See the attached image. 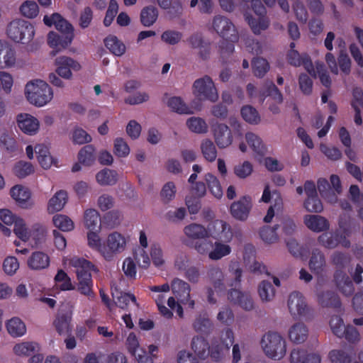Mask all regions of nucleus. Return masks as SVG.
Segmentation results:
<instances>
[{
	"label": "nucleus",
	"instance_id": "nucleus-32",
	"mask_svg": "<svg viewBox=\"0 0 363 363\" xmlns=\"http://www.w3.org/2000/svg\"><path fill=\"white\" fill-rule=\"evenodd\" d=\"M308 337V329L302 323L292 325L289 330V337L291 342L299 344L304 342Z\"/></svg>",
	"mask_w": 363,
	"mask_h": 363
},
{
	"label": "nucleus",
	"instance_id": "nucleus-11",
	"mask_svg": "<svg viewBox=\"0 0 363 363\" xmlns=\"http://www.w3.org/2000/svg\"><path fill=\"white\" fill-rule=\"evenodd\" d=\"M207 238H212L216 240L223 242H230L233 237L230 225L224 220H215L210 222L206 228Z\"/></svg>",
	"mask_w": 363,
	"mask_h": 363
},
{
	"label": "nucleus",
	"instance_id": "nucleus-62",
	"mask_svg": "<svg viewBox=\"0 0 363 363\" xmlns=\"http://www.w3.org/2000/svg\"><path fill=\"white\" fill-rule=\"evenodd\" d=\"M332 263L337 267L336 270H344L350 262V256L341 252H335L331 256Z\"/></svg>",
	"mask_w": 363,
	"mask_h": 363
},
{
	"label": "nucleus",
	"instance_id": "nucleus-42",
	"mask_svg": "<svg viewBox=\"0 0 363 363\" xmlns=\"http://www.w3.org/2000/svg\"><path fill=\"white\" fill-rule=\"evenodd\" d=\"M216 240L214 243V248L208 253V257L212 260H218L230 254L231 247L227 244Z\"/></svg>",
	"mask_w": 363,
	"mask_h": 363
},
{
	"label": "nucleus",
	"instance_id": "nucleus-5",
	"mask_svg": "<svg viewBox=\"0 0 363 363\" xmlns=\"http://www.w3.org/2000/svg\"><path fill=\"white\" fill-rule=\"evenodd\" d=\"M165 296H158L156 303L160 313L166 318H170L172 316V311H176L180 317L183 315V309L191 308L194 306V301L191 299V296H182L183 298L175 300L174 296H169L166 300Z\"/></svg>",
	"mask_w": 363,
	"mask_h": 363
},
{
	"label": "nucleus",
	"instance_id": "nucleus-60",
	"mask_svg": "<svg viewBox=\"0 0 363 363\" xmlns=\"http://www.w3.org/2000/svg\"><path fill=\"white\" fill-rule=\"evenodd\" d=\"M20 11L23 16L33 18L36 17L39 13L38 5L33 1H26L20 7Z\"/></svg>",
	"mask_w": 363,
	"mask_h": 363
},
{
	"label": "nucleus",
	"instance_id": "nucleus-21",
	"mask_svg": "<svg viewBox=\"0 0 363 363\" xmlns=\"http://www.w3.org/2000/svg\"><path fill=\"white\" fill-rule=\"evenodd\" d=\"M17 124L26 134L34 135L39 128V122L36 118L28 113H20L17 116Z\"/></svg>",
	"mask_w": 363,
	"mask_h": 363
},
{
	"label": "nucleus",
	"instance_id": "nucleus-58",
	"mask_svg": "<svg viewBox=\"0 0 363 363\" xmlns=\"http://www.w3.org/2000/svg\"><path fill=\"white\" fill-rule=\"evenodd\" d=\"M34 172L33 165L28 162L19 161L13 167V172L18 178H25Z\"/></svg>",
	"mask_w": 363,
	"mask_h": 363
},
{
	"label": "nucleus",
	"instance_id": "nucleus-17",
	"mask_svg": "<svg viewBox=\"0 0 363 363\" xmlns=\"http://www.w3.org/2000/svg\"><path fill=\"white\" fill-rule=\"evenodd\" d=\"M72 309L70 305L62 306L55 320V326L60 334L67 333L71 330Z\"/></svg>",
	"mask_w": 363,
	"mask_h": 363
},
{
	"label": "nucleus",
	"instance_id": "nucleus-33",
	"mask_svg": "<svg viewBox=\"0 0 363 363\" xmlns=\"http://www.w3.org/2000/svg\"><path fill=\"white\" fill-rule=\"evenodd\" d=\"M68 199L67 193L64 190L57 191L50 199L48 211L51 213L60 211L63 208Z\"/></svg>",
	"mask_w": 363,
	"mask_h": 363
},
{
	"label": "nucleus",
	"instance_id": "nucleus-20",
	"mask_svg": "<svg viewBox=\"0 0 363 363\" xmlns=\"http://www.w3.org/2000/svg\"><path fill=\"white\" fill-rule=\"evenodd\" d=\"M334 281L342 295H360L359 293L354 294V287L352 280L344 271L335 270Z\"/></svg>",
	"mask_w": 363,
	"mask_h": 363
},
{
	"label": "nucleus",
	"instance_id": "nucleus-45",
	"mask_svg": "<svg viewBox=\"0 0 363 363\" xmlns=\"http://www.w3.org/2000/svg\"><path fill=\"white\" fill-rule=\"evenodd\" d=\"M221 338L223 343L220 347V352H216L213 349L211 352V356L215 360H218L224 351H228L230 345L233 344L234 340L233 332L230 329L225 330L223 333Z\"/></svg>",
	"mask_w": 363,
	"mask_h": 363
},
{
	"label": "nucleus",
	"instance_id": "nucleus-64",
	"mask_svg": "<svg viewBox=\"0 0 363 363\" xmlns=\"http://www.w3.org/2000/svg\"><path fill=\"white\" fill-rule=\"evenodd\" d=\"M304 207L308 212L320 213L323 206L318 195L308 197L304 201Z\"/></svg>",
	"mask_w": 363,
	"mask_h": 363
},
{
	"label": "nucleus",
	"instance_id": "nucleus-15",
	"mask_svg": "<svg viewBox=\"0 0 363 363\" xmlns=\"http://www.w3.org/2000/svg\"><path fill=\"white\" fill-rule=\"evenodd\" d=\"M252 208V199L250 196H243L230 206V213L237 220L244 221L248 218Z\"/></svg>",
	"mask_w": 363,
	"mask_h": 363
},
{
	"label": "nucleus",
	"instance_id": "nucleus-34",
	"mask_svg": "<svg viewBox=\"0 0 363 363\" xmlns=\"http://www.w3.org/2000/svg\"><path fill=\"white\" fill-rule=\"evenodd\" d=\"M245 139L249 146L257 155L264 156L267 153V147L259 136L253 133H247Z\"/></svg>",
	"mask_w": 363,
	"mask_h": 363
},
{
	"label": "nucleus",
	"instance_id": "nucleus-48",
	"mask_svg": "<svg viewBox=\"0 0 363 363\" xmlns=\"http://www.w3.org/2000/svg\"><path fill=\"white\" fill-rule=\"evenodd\" d=\"M167 104L174 112L179 114H190L191 111L188 106L179 96H173L168 99Z\"/></svg>",
	"mask_w": 363,
	"mask_h": 363
},
{
	"label": "nucleus",
	"instance_id": "nucleus-22",
	"mask_svg": "<svg viewBox=\"0 0 363 363\" xmlns=\"http://www.w3.org/2000/svg\"><path fill=\"white\" fill-rule=\"evenodd\" d=\"M103 302L110 310H113L116 306L125 309L128 306H138L135 296H102Z\"/></svg>",
	"mask_w": 363,
	"mask_h": 363
},
{
	"label": "nucleus",
	"instance_id": "nucleus-52",
	"mask_svg": "<svg viewBox=\"0 0 363 363\" xmlns=\"http://www.w3.org/2000/svg\"><path fill=\"white\" fill-rule=\"evenodd\" d=\"M205 180L211 193L217 199L223 196V190L218 179L211 173L205 175Z\"/></svg>",
	"mask_w": 363,
	"mask_h": 363
},
{
	"label": "nucleus",
	"instance_id": "nucleus-14",
	"mask_svg": "<svg viewBox=\"0 0 363 363\" xmlns=\"http://www.w3.org/2000/svg\"><path fill=\"white\" fill-rule=\"evenodd\" d=\"M56 72L62 78L69 79L72 77V69L78 71L81 69L80 64L67 56H60L55 59Z\"/></svg>",
	"mask_w": 363,
	"mask_h": 363
},
{
	"label": "nucleus",
	"instance_id": "nucleus-28",
	"mask_svg": "<svg viewBox=\"0 0 363 363\" xmlns=\"http://www.w3.org/2000/svg\"><path fill=\"white\" fill-rule=\"evenodd\" d=\"M288 305L289 311L294 316H304L307 313L308 308L303 296H290Z\"/></svg>",
	"mask_w": 363,
	"mask_h": 363
},
{
	"label": "nucleus",
	"instance_id": "nucleus-61",
	"mask_svg": "<svg viewBox=\"0 0 363 363\" xmlns=\"http://www.w3.org/2000/svg\"><path fill=\"white\" fill-rule=\"evenodd\" d=\"M171 289L173 295H190V286L186 281L178 278L172 281Z\"/></svg>",
	"mask_w": 363,
	"mask_h": 363
},
{
	"label": "nucleus",
	"instance_id": "nucleus-57",
	"mask_svg": "<svg viewBox=\"0 0 363 363\" xmlns=\"http://www.w3.org/2000/svg\"><path fill=\"white\" fill-rule=\"evenodd\" d=\"M56 286L62 291L72 289V284L67 274L62 269H59L55 277Z\"/></svg>",
	"mask_w": 363,
	"mask_h": 363
},
{
	"label": "nucleus",
	"instance_id": "nucleus-7",
	"mask_svg": "<svg viewBox=\"0 0 363 363\" xmlns=\"http://www.w3.org/2000/svg\"><path fill=\"white\" fill-rule=\"evenodd\" d=\"M251 6L258 17L256 18L251 15L245 13V20L247 21L252 32L255 35H259L262 30L268 28L269 21L266 16V9L260 0H251Z\"/></svg>",
	"mask_w": 363,
	"mask_h": 363
},
{
	"label": "nucleus",
	"instance_id": "nucleus-38",
	"mask_svg": "<svg viewBox=\"0 0 363 363\" xmlns=\"http://www.w3.org/2000/svg\"><path fill=\"white\" fill-rule=\"evenodd\" d=\"M191 349L200 359H205L210 354L208 343L201 337L193 338Z\"/></svg>",
	"mask_w": 363,
	"mask_h": 363
},
{
	"label": "nucleus",
	"instance_id": "nucleus-40",
	"mask_svg": "<svg viewBox=\"0 0 363 363\" xmlns=\"http://www.w3.org/2000/svg\"><path fill=\"white\" fill-rule=\"evenodd\" d=\"M325 265V259L323 253L318 249H315L309 261V267L312 272L319 274Z\"/></svg>",
	"mask_w": 363,
	"mask_h": 363
},
{
	"label": "nucleus",
	"instance_id": "nucleus-26",
	"mask_svg": "<svg viewBox=\"0 0 363 363\" xmlns=\"http://www.w3.org/2000/svg\"><path fill=\"white\" fill-rule=\"evenodd\" d=\"M8 333L13 337H21L26 335L27 329L24 322L18 317H13L6 323Z\"/></svg>",
	"mask_w": 363,
	"mask_h": 363
},
{
	"label": "nucleus",
	"instance_id": "nucleus-29",
	"mask_svg": "<svg viewBox=\"0 0 363 363\" xmlns=\"http://www.w3.org/2000/svg\"><path fill=\"white\" fill-rule=\"evenodd\" d=\"M231 270L233 271L235 277L230 282H227V285L230 287L227 295H244L240 290L242 270L239 267L238 264L233 265Z\"/></svg>",
	"mask_w": 363,
	"mask_h": 363
},
{
	"label": "nucleus",
	"instance_id": "nucleus-23",
	"mask_svg": "<svg viewBox=\"0 0 363 363\" xmlns=\"http://www.w3.org/2000/svg\"><path fill=\"white\" fill-rule=\"evenodd\" d=\"M304 223L312 231L320 233L328 230L330 227L328 220L319 215H306Z\"/></svg>",
	"mask_w": 363,
	"mask_h": 363
},
{
	"label": "nucleus",
	"instance_id": "nucleus-4",
	"mask_svg": "<svg viewBox=\"0 0 363 363\" xmlns=\"http://www.w3.org/2000/svg\"><path fill=\"white\" fill-rule=\"evenodd\" d=\"M266 356L274 359H281L286 354V342L277 333L269 332L263 335L260 342Z\"/></svg>",
	"mask_w": 363,
	"mask_h": 363
},
{
	"label": "nucleus",
	"instance_id": "nucleus-6",
	"mask_svg": "<svg viewBox=\"0 0 363 363\" xmlns=\"http://www.w3.org/2000/svg\"><path fill=\"white\" fill-rule=\"evenodd\" d=\"M8 37L16 43L27 44L35 35L34 26L27 21L16 19L12 21L7 27Z\"/></svg>",
	"mask_w": 363,
	"mask_h": 363
},
{
	"label": "nucleus",
	"instance_id": "nucleus-25",
	"mask_svg": "<svg viewBox=\"0 0 363 363\" xmlns=\"http://www.w3.org/2000/svg\"><path fill=\"white\" fill-rule=\"evenodd\" d=\"M50 264L49 256L43 252L35 251L32 253L28 259V266L34 270H40L47 268Z\"/></svg>",
	"mask_w": 363,
	"mask_h": 363
},
{
	"label": "nucleus",
	"instance_id": "nucleus-59",
	"mask_svg": "<svg viewBox=\"0 0 363 363\" xmlns=\"http://www.w3.org/2000/svg\"><path fill=\"white\" fill-rule=\"evenodd\" d=\"M241 116L247 123L257 124L260 121V117L257 111L251 106H245L241 109Z\"/></svg>",
	"mask_w": 363,
	"mask_h": 363
},
{
	"label": "nucleus",
	"instance_id": "nucleus-63",
	"mask_svg": "<svg viewBox=\"0 0 363 363\" xmlns=\"http://www.w3.org/2000/svg\"><path fill=\"white\" fill-rule=\"evenodd\" d=\"M235 42L229 41L225 39H223L219 42V52L223 60V62L226 63L227 58L233 53L235 50Z\"/></svg>",
	"mask_w": 363,
	"mask_h": 363
},
{
	"label": "nucleus",
	"instance_id": "nucleus-13",
	"mask_svg": "<svg viewBox=\"0 0 363 363\" xmlns=\"http://www.w3.org/2000/svg\"><path fill=\"white\" fill-rule=\"evenodd\" d=\"M128 352L135 357L138 363H154L152 357L147 354L146 351L140 347L136 335L130 333L126 340Z\"/></svg>",
	"mask_w": 363,
	"mask_h": 363
},
{
	"label": "nucleus",
	"instance_id": "nucleus-49",
	"mask_svg": "<svg viewBox=\"0 0 363 363\" xmlns=\"http://www.w3.org/2000/svg\"><path fill=\"white\" fill-rule=\"evenodd\" d=\"M278 228L279 225H274L272 228L267 225L263 226L259 232L261 239L267 244L276 242L279 239L277 233Z\"/></svg>",
	"mask_w": 363,
	"mask_h": 363
},
{
	"label": "nucleus",
	"instance_id": "nucleus-41",
	"mask_svg": "<svg viewBox=\"0 0 363 363\" xmlns=\"http://www.w3.org/2000/svg\"><path fill=\"white\" fill-rule=\"evenodd\" d=\"M78 160L80 164L91 166L96 160V150L92 145L84 146L78 153Z\"/></svg>",
	"mask_w": 363,
	"mask_h": 363
},
{
	"label": "nucleus",
	"instance_id": "nucleus-30",
	"mask_svg": "<svg viewBox=\"0 0 363 363\" xmlns=\"http://www.w3.org/2000/svg\"><path fill=\"white\" fill-rule=\"evenodd\" d=\"M291 363H320V357L315 354H307L304 350L294 349L291 353Z\"/></svg>",
	"mask_w": 363,
	"mask_h": 363
},
{
	"label": "nucleus",
	"instance_id": "nucleus-3",
	"mask_svg": "<svg viewBox=\"0 0 363 363\" xmlns=\"http://www.w3.org/2000/svg\"><path fill=\"white\" fill-rule=\"evenodd\" d=\"M25 94L28 100L37 106H43L53 97L50 86L43 80H35L27 83Z\"/></svg>",
	"mask_w": 363,
	"mask_h": 363
},
{
	"label": "nucleus",
	"instance_id": "nucleus-54",
	"mask_svg": "<svg viewBox=\"0 0 363 363\" xmlns=\"http://www.w3.org/2000/svg\"><path fill=\"white\" fill-rule=\"evenodd\" d=\"M13 232L15 235L23 242L29 241V228H27L24 220L18 217L13 223Z\"/></svg>",
	"mask_w": 363,
	"mask_h": 363
},
{
	"label": "nucleus",
	"instance_id": "nucleus-50",
	"mask_svg": "<svg viewBox=\"0 0 363 363\" xmlns=\"http://www.w3.org/2000/svg\"><path fill=\"white\" fill-rule=\"evenodd\" d=\"M188 128L193 133L202 134L208 131L206 122L199 117H191L186 121Z\"/></svg>",
	"mask_w": 363,
	"mask_h": 363
},
{
	"label": "nucleus",
	"instance_id": "nucleus-18",
	"mask_svg": "<svg viewBox=\"0 0 363 363\" xmlns=\"http://www.w3.org/2000/svg\"><path fill=\"white\" fill-rule=\"evenodd\" d=\"M40 351V345L34 341H20L15 343L12 347L13 354L20 358L28 357Z\"/></svg>",
	"mask_w": 363,
	"mask_h": 363
},
{
	"label": "nucleus",
	"instance_id": "nucleus-35",
	"mask_svg": "<svg viewBox=\"0 0 363 363\" xmlns=\"http://www.w3.org/2000/svg\"><path fill=\"white\" fill-rule=\"evenodd\" d=\"M97 182L102 186H113L118 181L116 171L105 168L96 175Z\"/></svg>",
	"mask_w": 363,
	"mask_h": 363
},
{
	"label": "nucleus",
	"instance_id": "nucleus-24",
	"mask_svg": "<svg viewBox=\"0 0 363 363\" xmlns=\"http://www.w3.org/2000/svg\"><path fill=\"white\" fill-rule=\"evenodd\" d=\"M210 282L217 293L226 290L224 274L218 267H212L208 271Z\"/></svg>",
	"mask_w": 363,
	"mask_h": 363
},
{
	"label": "nucleus",
	"instance_id": "nucleus-51",
	"mask_svg": "<svg viewBox=\"0 0 363 363\" xmlns=\"http://www.w3.org/2000/svg\"><path fill=\"white\" fill-rule=\"evenodd\" d=\"M252 68L255 77L262 78L269 70V64L267 60L257 57L252 61Z\"/></svg>",
	"mask_w": 363,
	"mask_h": 363
},
{
	"label": "nucleus",
	"instance_id": "nucleus-39",
	"mask_svg": "<svg viewBox=\"0 0 363 363\" xmlns=\"http://www.w3.org/2000/svg\"><path fill=\"white\" fill-rule=\"evenodd\" d=\"M47 231L45 227L40 223H35L29 229V240H32L34 245L38 246L42 244L46 237Z\"/></svg>",
	"mask_w": 363,
	"mask_h": 363
},
{
	"label": "nucleus",
	"instance_id": "nucleus-46",
	"mask_svg": "<svg viewBox=\"0 0 363 363\" xmlns=\"http://www.w3.org/2000/svg\"><path fill=\"white\" fill-rule=\"evenodd\" d=\"M158 17L157 8L149 6L143 8L140 13L141 23L146 27H150L155 23Z\"/></svg>",
	"mask_w": 363,
	"mask_h": 363
},
{
	"label": "nucleus",
	"instance_id": "nucleus-31",
	"mask_svg": "<svg viewBox=\"0 0 363 363\" xmlns=\"http://www.w3.org/2000/svg\"><path fill=\"white\" fill-rule=\"evenodd\" d=\"M73 39L70 36H65L64 35H59L54 31H50L48 35V43L50 47L60 50L61 48H66L68 47Z\"/></svg>",
	"mask_w": 363,
	"mask_h": 363
},
{
	"label": "nucleus",
	"instance_id": "nucleus-37",
	"mask_svg": "<svg viewBox=\"0 0 363 363\" xmlns=\"http://www.w3.org/2000/svg\"><path fill=\"white\" fill-rule=\"evenodd\" d=\"M184 232L189 238L192 240H201L207 238L206 228L198 223H191L186 225Z\"/></svg>",
	"mask_w": 363,
	"mask_h": 363
},
{
	"label": "nucleus",
	"instance_id": "nucleus-8",
	"mask_svg": "<svg viewBox=\"0 0 363 363\" xmlns=\"http://www.w3.org/2000/svg\"><path fill=\"white\" fill-rule=\"evenodd\" d=\"M125 246V238L118 232H113L110 233L106 240L103 242L100 254L105 259L111 260L116 255L124 251Z\"/></svg>",
	"mask_w": 363,
	"mask_h": 363
},
{
	"label": "nucleus",
	"instance_id": "nucleus-44",
	"mask_svg": "<svg viewBox=\"0 0 363 363\" xmlns=\"http://www.w3.org/2000/svg\"><path fill=\"white\" fill-rule=\"evenodd\" d=\"M104 44L106 48L116 56H121L125 51V45L114 35L106 37L104 39Z\"/></svg>",
	"mask_w": 363,
	"mask_h": 363
},
{
	"label": "nucleus",
	"instance_id": "nucleus-19",
	"mask_svg": "<svg viewBox=\"0 0 363 363\" xmlns=\"http://www.w3.org/2000/svg\"><path fill=\"white\" fill-rule=\"evenodd\" d=\"M215 141L219 148H225L231 145L233 135L229 127L224 123H218L213 128Z\"/></svg>",
	"mask_w": 363,
	"mask_h": 363
},
{
	"label": "nucleus",
	"instance_id": "nucleus-10",
	"mask_svg": "<svg viewBox=\"0 0 363 363\" xmlns=\"http://www.w3.org/2000/svg\"><path fill=\"white\" fill-rule=\"evenodd\" d=\"M193 89L194 94L201 100L215 102L218 99L214 83L207 75L196 79L193 84Z\"/></svg>",
	"mask_w": 363,
	"mask_h": 363
},
{
	"label": "nucleus",
	"instance_id": "nucleus-53",
	"mask_svg": "<svg viewBox=\"0 0 363 363\" xmlns=\"http://www.w3.org/2000/svg\"><path fill=\"white\" fill-rule=\"evenodd\" d=\"M121 213L118 211H111L101 218V223L106 228H113L121 222Z\"/></svg>",
	"mask_w": 363,
	"mask_h": 363
},
{
	"label": "nucleus",
	"instance_id": "nucleus-1",
	"mask_svg": "<svg viewBox=\"0 0 363 363\" xmlns=\"http://www.w3.org/2000/svg\"><path fill=\"white\" fill-rule=\"evenodd\" d=\"M70 264L76 269L78 291L82 295H90L93 288L91 272L97 270L96 267L90 261L78 257H72Z\"/></svg>",
	"mask_w": 363,
	"mask_h": 363
},
{
	"label": "nucleus",
	"instance_id": "nucleus-47",
	"mask_svg": "<svg viewBox=\"0 0 363 363\" xmlns=\"http://www.w3.org/2000/svg\"><path fill=\"white\" fill-rule=\"evenodd\" d=\"M201 150L203 157L208 162H214L217 157L216 145L210 139H205L201 142Z\"/></svg>",
	"mask_w": 363,
	"mask_h": 363
},
{
	"label": "nucleus",
	"instance_id": "nucleus-2",
	"mask_svg": "<svg viewBox=\"0 0 363 363\" xmlns=\"http://www.w3.org/2000/svg\"><path fill=\"white\" fill-rule=\"evenodd\" d=\"M338 225L340 230L325 232L318 237V241L320 245L328 249H334L339 245L345 248L350 247L351 242L347 239L350 235V229L347 228L342 218L340 219Z\"/></svg>",
	"mask_w": 363,
	"mask_h": 363
},
{
	"label": "nucleus",
	"instance_id": "nucleus-56",
	"mask_svg": "<svg viewBox=\"0 0 363 363\" xmlns=\"http://www.w3.org/2000/svg\"><path fill=\"white\" fill-rule=\"evenodd\" d=\"M52 220L55 226L62 231H70L74 228L73 221L67 216L55 215Z\"/></svg>",
	"mask_w": 363,
	"mask_h": 363
},
{
	"label": "nucleus",
	"instance_id": "nucleus-36",
	"mask_svg": "<svg viewBox=\"0 0 363 363\" xmlns=\"http://www.w3.org/2000/svg\"><path fill=\"white\" fill-rule=\"evenodd\" d=\"M101 218L99 217V212L95 209H88L84 212L85 226L89 230L99 231L100 230Z\"/></svg>",
	"mask_w": 363,
	"mask_h": 363
},
{
	"label": "nucleus",
	"instance_id": "nucleus-27",
	"mask_svg": "<svg viewBox=\"0 0 363 363\" xmlns=\"http://www.w3.org/2000/svg\"><path fill=\"white\" fill-rule=\"evenodd\" d=\"M270 96L277 103L281 104L283 101V96L272 81H267L264 83L263 89L259 91V98L262 102Z\"/></svg>",
	"mask_w": 363,
	"mask_h": 363
},
{
	"label": "nucleus",
	"instance_id": "nucleus-43",
	"mask_svg": "<svg viewBox=\"0 0 363 363\" xmlns=\"http://www.w3.org/2000/svg\"><path fill=\"white\" fill-rule=\"evenodd\" d=\"M11 196L20 206L25 207L30 198V192L27 188L16 185L11 188Z\"/></svg>",
	"mask_w": 363,
	"mask_h": 363
},
{
	"label": "nucleus",
	"instance_id": "nucleus-16",
	"mask_svg": "<svg viewBox=\"0 0 363 363\" xmlns=\"http://www.w3.org/2000/svg\"><path fill=\"white\" fill-rule=\"evenodd\" d=\"M288 62L294 67L303 66L311 76H315L314 67L309 55L306 53L300 55L296 50H290L286 55Z\"/></svg>",
	"mask_w": 363,
	"mask_h": 363
},
{
	"label": "nucleus",
	"instance_id": "nucleus-12",
	"mask_svg": "<svg viewBox=\"0 0 363 363\" xmlns=\"http://www.w3.org/2000/svg\"><path fill=\"white\" fill-rule=\"evenodd\" d=\"M44 23L49 27L55 26V28L65 36L74 37V28L72 25L63 18L60 13H54L50 16L45 15L43 17Z\"/></svg>",
	"mask_w": 363,
	"mask_h": 363
},
{
	"label": "nucleus",
	"instance_id": "nucleus-9",
	"mask_svg": "<svg viewBox=\"0 0 363 363\" xmlns=\"http://www.w3.org/2000/svg\"><path fill=\"white\" fill-rule=\"evenodd\" d=\"M212 27L216 33L223 39L232 42H238V33L233 22L225 16L217 15L212 21Z\"/></svg>",
	"mask_w": 363,
	"mask_h": 363
},
{
	"label": "nucleus",
	"instance_id": "nucleus-55",
	"mask_svg": "<svg viewBox=\"0 0 363 363\" xmlns=\"http://www.w3.org/2000/svg\"><path fill=\"white\" fill-rule=\"evenodd\" d=\"M286 246L289 252L295 257H300L302 259L308 253V248L300 245L294 239H290L286 241Z\"/></svg>",
	"mask_w": 363,
	"mask_h": 363
}]
</instances>
